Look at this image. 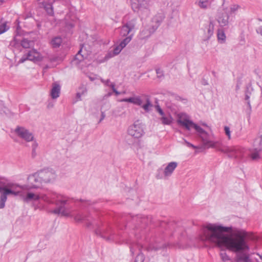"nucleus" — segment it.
I'll return each mask as SVG.
<instances>
[{
	"mask_svg": "<svg viewBox=\"0 0 262 262\" xmlns=\"http://www.w3.org/2000/svg\"><path fill=\"white\" fill-rule=\"evenodd\" d=\"M184 142H185V143L186 144V145L188 146V147H192L194 149H197L198 148V147L193 145L192 144L189 143V142L187 141L186 140H184Z\"/></svg>",
	"mask_w": 262,
	"mask_h": 262,
	"instance_id": "c03bdc74",
	"label": "nucleus"
},
{
	"mask_svg": "<svg viewBox=\"0 0 262 262\" xmlns=\"http://www.w3.org/2000/svg\"><path fill=\"white\" fill-rule=\"evenodd\" d=\"M83 96L80 92H78L76 94V97L79 100H81V97Z\"/></svg>",
	"mask_w": 262,
	"mask_h": 262,
	"instance_id": "603ef678",
	"label": "nucleus"
},
{
	"mask_svg": "<svg viewBox=\"0 0 262 262\" xmlns=\"http://www.w3.org/2000/svg\"><path fill=\"white\" fill-rule=\"evenodd\" d=\"M2 191H4L7 194V195H9V194H12L15 196L18 195L20 192L19 190H15V189L12 190V189L8 188L6 186L1 187L0 192H1Z\"/></svg>",
	"mask_w": 262,
	"mask_h": 262,
	"instance_id": "4be33fe9",
	"label": "nucleus"
},
{
	"mask_svg": "<svg viewBox=\"0 0 262 262\" xmlns=\"http://www.w3.org/2000/svg\"><path fill=\"white\" fill-rule=\"evenodd\" d=\"M202 84H204V85H207V84H208V83L206 81L204 80L202 82Z\"/></svg>",
	"mask_w": 262,
	"mask_h": 262,
	"instance_id": "6e6d98bb",
	"label": "nucleus"
},
{
	"mask_svg": "<svg viewBox=\"0 0 262 262\" xmlns=\"http://www.w3.org/2000/svg\"><path fill=\"white\" fill-rule=\"evenodd\" d=\"M230 20V15L228 8L223 10L219 12L217 20L221 27H225L228 25Z\"/></svg>",
	"mask_w": 262,
	"mask_h": 262,
	"instance_id": "4468645a",
	"label": "nucleus"
},
{
	"mask_svg": "<svg viewBox=\"0 0 262 262\" xmlns=\"http://www.w3.org/2000/svg\"><path fill=\"white\" fill-rule=\"evenodd\" d=\"M199 5L202 8H206L208 6L207 0H200L199 3Z\"/></svg>",
	"mask_w": 262,
	"mask_h": 262,
	"instance_id": "c9c22d12",
	"label": "nucleus"
},
{
	"mask_svg": "<svg viewBox=\"0 0 262 262\" xmlns=\"http://www.w3.org/2000/svg\"><path fill=\"white\" fill-rule=\"evenodd\" d=\"M13 186H14V185H11V186H11V187L13 188Z\"/></svg>",
	"mask_w": 262,
	"mask_h": 262,
	"instance_id": "0e129e2a",
	"label": "nucleus"
},
{
	"mask_svg": "<svg viewBox=\"0 0 262 262\" xmlns=\"http://www.w3.org/2000/svg\"><path fill=\"white\" fill-rule=\"evenodd\" d=\"M151 222V217L150 216L139 214L132 217V223L134 225V234L137 238L140 236L138 234L141 232L142 234L146 233L145 230Z\"/></svg>",
	"mask_w": 262,
	"mask_h": 262,
	"instance_id": "20e7f679",
	"label": "nucleus"
},
{
	"mask_svg": "<svg viewBox=\"0 0 262 262\" xmlns=\"http://www.w3.org/2000/svg\"><path fill=\"white\" fill-rule=\"evenodd\" d=\"M38 144L36 142H34L32 144V153L33 154L35 153V149L36 147H37Z\"/></svg>",
	"mask_w": 262,
	"mask_h": 262,
	"instance_id": "3c124183",
	"label": "nucleus"
},
{
	"mask_svg": "<svg viewBox=\"0 0 262 262\" xmlns=\"http://www.w3.org/2000/svg\"><path fill=\"white\" fill-rule=\"evenodd\" d=\"M212 74H213V75H215V72H212Z\"/></svg>",
	"mask_w": 262,
	"mask_h": 262,
	"instance_id": "e2e57ef3",
	"label": "nucleus"
},
{
	"mask_svg": "<svg viewBox=\"0 0 262 262\" xmlns=\"http://www.w3.org/2000/svg\"><path fill=\"white\" fill-rule=\"evenodd\" d=\"M155 107L156 111L159 113L161 117L166 115L159 105H156Z\"/></svg>",
	"mask_w": 262,
	"mask_h": 262,
	"instance_id": "ea45409f",
	"label": "nucleus"
},
{
	"mask_svg": "<svg viewBox=\"0 0 262 262\" xmlns=\"http://www.w3.org/2000/svg\"><path fill=\"white\" fill-rule=\"evenodd\" d=\"M142 248L141 246H139L138 244V245H136V244H130V251L132 253V254H134V252H135L136 251V248H138L139 249V250L140 251V249Z\"/></svg>",
	"mask_w": 262,
	"mask_h": 262,
	"instance_id": "f704fd0d",
	"label": "nucleus"
},
{
	"mask_svg": "<svg viewBox=\"0 0 262 262\" xmlns=\"http://www.w3.org/2000/svg\"><path fill=\"white\" fill-rule=\"evenodd\" d=\"M41 199L48 204H55L57 207L51 212L55 214H60L62 216H73L76 222L78 223L85 222L88 227L92 225V217L90 214L78 213L75 215H71L68 206V200L63 195L56 193H52L48 195L41 196L32 192H28L24 198V201L29 202L31 201H38Z\"/></svg>",
	"mask_w": 262,
	"mask_h": 262,
	"instance_id": "f03ea898",
	"label": "nucleus"
},
{
	"mask_svg": "<svg viewBox=\"0 0 262 262\" xmlns=\"http://www.w3.org/2000/svg\"><path fill=\"white\" fill-rule=\"evenodd\" d=\"M8 29H9V27L7 26V22H6V21L3 22L0 25V34L4 33Z\"/></svg>",
	"mask_w": 262,
	"mask_h": 262,
	"instance_id": "2f4dec72",
	"label": "nucleus"
},
{
	"mask_svg": "<svg viewBox=\"0 0 262 262\" xmlns=\"http://www.w3.org/2000/svg\"><path fill=\"white\" fill-rule=\"evenodd\" d=\"M4 184L2 182L1 180L0 179V187H2L1 186L3 185Z\"/></svg>",
	"mask_w": 262,
	"mask_h": 262,
	"instance_id": "4d7b16f0",
	"label": "nucleus"
},
{
	"mask_svg": "<svg viewBox=\"0 0 262 262\" xmlns=\"http://www.w3.org/2000/svg\"><path fill=\"white\" fill-rule=\"evenodd\" d=\"M217 38L221 43H223L226 39V35L224 32L222 30H218Z\"/></svg>",
	"mask_w": 262,
	"mask_h": 262,
	"instance_id": "c85d7f7f",
	"label": "nucleus"
},
{
	"mask_svg": "<svg viewBox=\"0 0 262 262\" xmlns=\"http://www.w3.org/2000/svg\"><path fill=\"white\" fill-rule=\"evenodd\" d=\"M236 88H237V89H238V88H239L238 85H237V86H236Z\"/></svg>",
	"mask_w": 262,
	"mask_h": 262,
	"instance_id": "69168bd1",
	"label": "nucleus"
},
{
	"mask_svg": "<svg viewBox=\"0 0 262 262\" xmlns=\"http://www.w3.org/2000/svg\"><path fill=\"white\" fill-rule=\"evenodd\" d=\"M177 123L184 127L187 130H190L191 127L195 128V125H197L194 123L192 121L189 120L187 118L184 116L183 114L178 115V118L177 119Z\"/></svg>",
	"mask_w": 262,
	"mask_h": 262,
	"instance_id": "dca6fc26",
	"label": "nucleus"
},
{
	"mask_svg": "<svg viewBox=\"0 0 262 262\" xmlns=\"http://www.w3.org/2000/svg\"><path fill=\"white\" fill-rule=\"evenodd\" d=\"M220 1L222 2V5H223L224 2V0H220Z\"/></svg>",
	"mask_w": 262,
	"mask_h": 262,
	"instance_id": "bf43d9fd",
	"label": "nucleus"
},
{
	"mask_svg": "<svg viewBox=\"0 0 262 262\" xmlns=\"http://www.w3.org/2000/svg\"><path fill=\"white\" fill-rule=\"evenodd\" d=\"M105 117V114L104 111H101V118L99 121V123L101 122Z\"/></svg>",
	"mask_w": 262,
	"mask_h": 262,
	"instance_id": "8fccbe9b",
	"label": "nucleus"
},
{
	"mask_svg": "<svg viewBox=\"0 0 262 262\" xmlns=\"http://www.w3.org/2000/svg\"><path fill=\"white\" fill-rule=\"evenodd\" d=\"M127 132L129 136L139 139L144 134V125L140 120H137L129 126Z\"/></svg>",
	"mask_w": 262,
	"mask_h": 262,
	"instance_id": "6e6552de",
	"label": "nucleus"
},
{
	"mask_svg": "<svg viewBox=\"0 0 262 262\" xmlns=\"http://www.w3.org/2000/svg\"><path fill=\"white\" fill-rule=\"evenodd\" d=\"M116 56L115 55H114V53L112 52H110L108 53L105 56V59H108L114 56Z\"/></svg>",
	"mask_w": 262,
	"mask_h": 262,
	"instance_id": "49530a36",
	"label": "nucleus"
},
{
	"mask_svg": "<svg viewBox=\"0 0 262 262\" xmlns=\"http://www.w3.org/2000/svg\"><path fill=\"white\" fill-rule=\"evenodd\" d=\"M137 4L134 5L136 6V9L134 11H137L140 15L143 17H146L149 14L150 12V2L149 0H136Z\"/></svg>",
	"mask_w": 262,
	"mask_h": 262,
	"instance_id": "1a4fd4ad",
	"label": "nucleus"
},
{
	"mask_svg": "<svg viewBox=\"0 0 262 262\" xmlns=\"http://www.w3.org/2000/svg\"><path fill=\"white\" fill-rule=\"evenodd\" d=\"M136 19H133L122 26L120 28V36L121 37H127L132 34V32L134 30L136 25Z\"/></svg>",
	"mask_w": 262,
	"mask_h": 262,
	"instance_id": "9d476101",
	"label": "nucleus"
},
{
	"mask_svg": "<svg viewBox=\"0 0 262 262\" xmlns=\"http://www.w3.org/2000/svg\"><path fill=\"white\" fill-rule=\"evenodd\" d=\"M14 41H16V38L15 37L14 38Z\"/></svg>",
	"mask_w": 262,
	"mask_h": 262,
	"instance_id": "052dcab7",
	"label": "nucleus"
},
{
	"mask_svg": "<svg viewBox=\"0 0 262 262\" xmlns=\"http://www.w3.org/2000/svg\"><path fill=\"white\" fill-rule=\"evenodd\" d=\"M162 169H159L158 170V173H157L156 174V178L158 179H162L163 178V176L162 174H160V173L161 172H162Z\"/></svg>",
	"mask_w": 262,
	"mask_h": 262,
	"instance_id": "09e8293b",
	"label": "nucleus"
},
{
	"mask_svg": "<svg viewBox=\"0 0 262 262\" xmlns=\"http://www.w3.org/2000/svg\"><path fill=\"white\" fill-rule=\"evenodd\" d=\"M42 56L36 50L30 51L26 56L21 57L19 60V63H23L27 60H29L34 62L42 61Z\"/></svg>",
	"mask_w": 262,
	"mask_h": 262,
	"instance_id": "f8f14e48",
	"label": "nucleus"
},
{
	"mask_svg": "<svg viewBox=\"0 0 262 262\" xmlns=\"http://www.w3.org/2000/svg\"><path fill=\"white\" fill-rule=\"evenodd\" d=\"M4 2V0H0V5L2 4Z\"/></svg>",
	"mask_w": 262,
	"mask_h": 262,
	"instance_id": "13d9d810",
	"label": "nucleus"
},
{
	"mask_svg": "<svg viewBox=\"0 0 262 262\" xmlns=\"http://www.w3.org/2000/svg\"><path fill=\"white\" fill-rule=\"evenodd\" d=\"M15 133L19 137L24 139L27 142L33 140V134L23 127L17 126L15 129Z\"/></svg>",
	"mask_w": 262,
	"mask_h": 262,
	"instance_id": "ddd939ff",
	"label": "nucleus"
},
{
	"mask_svg": "<svg viewBox=\"0 0 262 262\" xmlns=\"http://www.w3.org/2000/svg\"><path fill=\"white\" fill-rule=\"evenodd\" d=\"M239 6L236 5H231L229 9H228V11H229V14L232 15V14H234L235 12L238 10Z\"/></svg>",
	"mask_w": 262,
	"mask_h": 262,
	"instance_id": "473e14b6",
	"label": "nucleus"
},
{
	"mask_svg": "<svg viewBox=\"0 0 262 262\" xmlns=\"http://www.w3.org/2000/svg\"><path fill=\"white\" fill-rule=\"evenodd\" d=\"M133 36V34H131L124 38L119 43V45L122 48H124L126 47V46L131 41L132 37Z\"/></svg>",
	"mask_w": 262,
	"mask_h": 262,
	"instance_id": "bb28decb",
	"label": "nucleus"
},
{
	"mask_svg": "<svg viewBox=\"0 0 262 262\" xmlns=\"http://www.w3.org/2000/svg\"><path fill=\"white\" fill-rule=\"evenodd\" d=\"M224 130H225L226 135L228 136V139H231V133H230V128L227 126H225L224 127Z\"/></svg>",
	"mask_w": 262,
	"mask_h": 262,
	"instance_id": "79ce46f5",
	"label": "nucleus"
},
{
	"mask_svg": "<svg viewBox=\"0 0 262 262\" xmlns=\"http://www.w3.org/2000/svg\"><path fill=\"white\" fill-rule=\"evenodd\" d=\"M60 89V84L57 82L52 83V88L51 91V96L52 99H56L59 96Z\"/></svg>",
	"mask_w": 262,
	"mask_h": 262,
	"instance_id": "6ab92c4d",
	"label": "nucleus"
},
{
	"mask_svg": "<svg viewBox=\"0 0 262 262\" xmlns=\"http://www.w3.org/2000/svg\"><path fill=\"white\" fill-rule=\"evenodd\" d=\"M164 18V16L162 14H158L152 18V23H155V24L151 25L152 31H151V32H155Z\"/></svg>",
	"mask_w": 262,
	"mask_h": 262,
	"instance_id": "f3484780",
	"label": "nucleus"
},
{
	"mask_svg": "<svg viewBox=\"0 0 262 262\" xmlns=\"http://www.w3.org/2000/svg\"><path fill=\"white\" fill-rule=\"evenodd\" d=\"M156 73H157V77L158 78H162L164 77L163 71L161 69H156Z\"/></svg>",
	"mask_w": 262,
	"mask_h": 262,
	"instance_id": "4c0bfd02",
	"label": "nucleus"
},
{
	"mask_svg": "<svg viewBox=\"0 0 262 262\" xmlns=\"http://www.w3.org/2000/svg\"><path fill=\"white\" fill-rule=\"evenodd\" d=\"M166 245L164 243H158L157 242L155 244H150L147 247L148 251H157L162 248H165Z\"/></svg>",
	"mask_w": 262,
	"mask_h": 262,
	"instance_id": "aec40b11",
	"label": "nucleus"
},
{
	"mask_svg": "<svg viewBox=\"0 0 262 262\" xmlns=\"http://www.w3.org/2000/svg\"><path fill=\"white\" fill-rule=\"evenodd\" d=\"M120 102H126L133 103L134 104L141 106L146 112L150 111V108L152 107L153 105L151 103L149 98L147 97L146 99V103L142 104L143 101L140 96H136L133 97H129L127 98H123L120 101Z\"/></svg>",
	"mask_w": 262,
	"mask_h": 262,
	"instance_id": "0eeeda50",
	"label": "nucleus"
},
{
	"mask_svg": "<svg viewBox=\"0 0 262 262\" xmlns=\"http://www.w3.org/2000/svg\"><path fill=\"white\" fill-rule=\"evenodd\" d=\"M123 49L119 45L116 46L113 51L114 55H117L119 54Z\"/></svg>",
	"mask_w": 262,
	"mask_h": 262,
	"instance_id": "e433bc0d",
	"label": "nucleus"
},
{
	"mask_svg": "<svg viewBox=\"0 0 262 262\" xmlns=\"http://www.w3.org/2000/svg\"><path fill=\"white\" fill-rule=\"evenodd\" d=\"M152 31L151 26L148 28L144 29L140 33L141 39H144L149 37L154 32H151Z\"/></svg>",
	"mask_w": 262,
	"mask_h": 262,
	"instance_id": "412c9836",
	"label": "nucleus"
},
{
	"mask_svg": "<svg viewBox=\"0 0 262 262\" xmlns=\"http://www.w3.org/2000/svg\"><path fill=\"white\" fill-rule=\"evenodd\" d=\"M249 98H250L249 93H248V92L247 91L245 93V100L246 101H247V106L248 107V109L246 111V112H247V114L249 115H250L251 113V106L250 104Z\"/></svg>",
	"mask_w": 262,
	"mask_h": 262,
	"instance_id": "cd10ccee",
	"label": "nucleus"
},
{
	"mask_svg": "<svg viewBox=\"0 0 262 262\" xmlns=\"http://www.w3.org/2000/svg\"><path fill=\"white\" fill-rule=\"evenodd\" d=\"M95 233L107 241H115V236L110 227H98L96 229Z\"/></svg>",
	"mask_w": 262,
	"mask_h": 262,
	"instance_id": "9b49d317",
	"label": "nucleus"
},
{
	"mask_svg": "<svg viewBox=\"0 0 262 262\" xmlns=\"http://www.w3.org/2000/svg\"><path fill=\"white\" fill-rule=\"evenodd\" d=\"M80 201H81V202H84L83 200H81ZM85 202H86V203L88 202V201H85Z\"/></svg>",
	"mask_w": 262,
	"mask_h": 262,
	"instance_id": "680f3d73",
	"label": "nucleus"
},
{
	"mask_svg": "<svg viewBox=\"0 0 262 262\" xmlns=\"http://www.w3.org/2000/svg\"><path fill=\"white\" fill-rule=\"evenodd\" d=\"M177 123L184 127L187 130H190L191 127L195 128V125H197L194 123L192 121L189 120L187 118L184 116L183 114L178 115V118L177 119Z\"/></svg>",
	"mask_w": 262,
	"mask_h": 262,
	"instance_id": "2eb2a0df",
	"label": "nucleus"
},
{
	"mask_svg": "<svg viewBox=\"0 0 262 262\" xmlns=\"http://www.w3.org/2000/svg\"><path fill=\"white\" fill-rule=\"evenodd\" d=\"M41 179L39 177V173L37 171L36 172L29 175L27 179V184L23 186L17 185L16 187L20 189L30 190L33 189H38L41 187L43 184Z\"/></svg>",
	"mask_w": 262,
	"mask_h": 262,
	"instance_id": "39448f33",
	"label": "nucleus"
},
{
	"mask_svg": "<svg viewBox=\"0 0 262 262\" xmlns=\"http://www.w3.org/2000/svg\"><path fill=\"white\" fill-rule=\"evenodd\" d=\"M194 129L198 132L205 147L215 148L219 151L227 154L230 158H236L238 157V151L235 147L225 146L219 141H211L210 135L198 125H195Z\"/></svg>",
	"mask_w": 262,
	"mask_h": 262,
	"instance_id": "7ed1b4c3",
	"label": "nucleus"
},
{
	"mask_svg": "<svg viewBox=\"0 0 262 262\" xmlns=\"http://www.w3.org/2000/svg\"><path fill=\"white\" fill-rule=\"evenodd\" d=\"M177 166L178 163L176 162L169 163L163 171L164 177L170 176Z\"/></svg>",
	"mask_w": 262,
	"mask_h": 262,
	"instance_id": "a211bd4d",
	"label": "nucleus"
},
{
	"mask_svg": "<svg viewBox=\"0 0 262 262\" xmlns=\"http://www.w3.org/2000/svg\"><path fill=\"white\" fill-rule=\"evenodd\" d=\"M258 33H259L262 36V26H260L256 30Z\"/></svg>",
	"mask_w": 262,
	"mask_h": 262,
	"instance_id": "864d4df0",
	"label": "nucleus"
},
{
	"mask_svg": "<svg viewBox=\"0 0 262 262\" xmlns=\"http://www.w3.org/2000/svg\"><path fill=\"white\" fill-rule=\"evenodd\" d=\"M232 227H224L215 224H207L203 226L199 239L203 242L215 244L219 247L224 246L227 249L235 252V262H252L248 253L249 247L246 242V233L243 230Z\"/></svg>",
	"mask_w": 262,
	"mask_h": 262,
	"instance_id": "f257e3e1",
	"label": "nucleus"
},
{
	"mask_svg": "<svg viewBox=\"0 0 262 262\" xmlns=\"http://www.w3.org/2000/svg\"><path fill=\"white\" fill-rule=\"evenodd\" d=\"M251 158L253 160H256L259 158V155L257 151H255L251 154Z\"/></svg>",
	"mask_w": 262,
	"mask_h": 262,
	"instance_id": "a18cd8bd",
	"label": "nucleus"
},
{
	"mask_svg": "<svg viewBox=\"0 0 262 262\" xmlns=\"http://www.w3.org/2000/svg\"><path fill=\"white\" fill-rule=\"evenodd\" d=\"M1 194L0 196V209H2L5 207V203L7 200V194L4 191L1 192Z\"/></svg>",
	"mask_w": 262,
	"mask_h": 262,
	"instance_id": "a878e982",
	"label": "nucleus"
},
{
	"mask_svg": "<svg viewBox=\"0 0 262 262\" xmlns=\"http://www.w3.org/2000/svg\"><path fill=\"white\" fill-rule=\"evenodd\" d=\"M220 255H221L222 259L223 261H226V260H229V259H230L229 257L228 256V255L227 254V253L225 252H222L220 254Z\"/></svg>",
	"mask_w": 262,
	"mask_h": 262,
	"instance_id": "a19ab883",
	"label": "nucleus"
},
{
	"mask_svg": "<svg viewBox=\"0 0 262 262\" xmlns=\"http://www.w3.org/2000/svg\"><path fill=\"white\" fill-rule=\"evenodd\" d=\"M115 83H111L110 84V87L112 88L113 91L114 93H115V95L118 96L120 94V92H118L115 88Z\"/></svg>",
	"mask_w": 262,
	"mask_h": 262,
	"instance_id": "37998d69",
	"label": "nucleus"
},
{
	"mask_svg": "<svg viewBox=\"0 0 262 262\" xmlns=\"http://www.w3.org/2000/svg\"><path fill=\"white\" fill-rule=\"evenodd\" d=\"M32 41L28 39H26V38H24L21 41V46L24 48H29L32 45Z\"/></svg>",
	"mask_w": 262,
	"mask_h": 262,
	"instance_id": "c756f323",
	"label": "nucleus"
},
{
	"mask_svg": "<svg viewBox=\"0 0 262 262\" xmlns=\"http://www.w3.org/2000/svg\"><path fill=\"white\" fill-rule=\"evenodd\" d=\"M101 81L103 83H104L105 85L110 86L111 83H110V79H107V80H104L103 79H101Z\"/></svg>",
	"mask_w": 262,
	"mask_h": 262,
	"instance_id": "de8ad7c7",
	"label": "nucleus"
},
{
	"mask_svg": "<svg viewBox=\"0 0 262 262\" xmlns=\"http://www.w3.org/2000/svg\"><path fill=\"white\" fill-rule=\"evenodd\" d=\"M162 123L164 125H170L172 121V118L170 115L168 114L165 116L161 117L160 118Z\"/></svg>",
	"mask_w": 262,
	"mask_h": 262,
	"instance_id": "5701e85b",
	"label": "nucleus"
},
{
	"mask_svg": "<svg viewBox=\"0 0 262 262\" xmlns=\"http://www.w3.org/2000/svg\"><path fill=\"white\" fill-rule=\"evenodd\" d=\"M62 42V38L60 37H56L53 38L51 41V44L53 48H59Z\"/></svg>",
	"mask_w": 262,
	"mask_h": 262,
	"instance_id": "b1692460",
	"label": "nucleus"
},
{
	"mask_svg": "<svg viewBox=\"0 0 262 262\" xmlns=\"http://www.w3.org/2000/svg\"><path fill=\"white\" fill-rule=\"evenodd\" d=\"M79 92H80L82 95H84L87 93V89L84 85H82L79 88Z\"/></svg>",
	"mask_w": 262,
	"mask_h": 262,
	"instance_id": "58836bf2",
	"label": "nucleus"
},
{
	"mask_svg": "<svg viewBox=\"0 0 262 262\" xmlns=\"http://www.w3.org/2000/svg\"><path fill=\"white\" fill-rule=\"evenodd\" d=\"M214 25L212 21H210V23L208 25L207 29V38L205 40H208L210 38L211 36L213 35L214 32Z\"/></svg>",
	"mask_w": 262,
	"mask_h": 262,
	"instance_id": "393cba45",
	"label": "nucleus"
},
{
	"mask_svg": "<svg viewBox=\"0 0 262 262\" xmlns=\"http://www.w3.org/2000/svg\"><path fill=\"white\" fill-rule=\"evenodd\" d=\"M82 47L79 50L78 53L75 55V59L78 60L79 61H82L84 58L85 55L81 54V52H82Z\"/></svg>",
	"mask_w": 262,
	"mask_h": 262,
	"instance_id": "7c9ffc66",
	"label": "nucleus"
},
{
	"mask_svg": "<svg viewBox=\"0 0 262 262\" xmlns=\"http://www.w3.org/2000/svg\"><path fill=\"white\" fill-rule=\"evenodd\" d=\"M39 177L43 183H52L55 181L57 178L56 171L50 167L45 168L38 171Z\"/></svg>",
	"mask_w": 262,
	"mask_h": 262,
	"instance_id": "423d86ee",
	"label": "nucleus"
},
{
	"mask_svg": "<svg viewBox=\"0 0 262 262\" xmlns=\"http://www.w3.org/2000/svg\"><path fill=\"white\" fill-rule=\"evenodd\" d=\"M144 260V256L143 253L139 252L137 255L134 262H143Z\"/></svg>",
	"mask_w": 262,
	"mask_h": 262,
	"instance_id": "72a5a7b5",
	"label": "nucleus"
},
{
	"mask_svg": "<svg viewBox=\"0 0 262 262\" xmlns=\"http://www.w3.org/2000/svg\"><path fill=\"white\" fill-rule=\"evenodd\" d=\"M53 106V103H49L48 105H47V107L48 108H51Z\"/></svg>",
	"mask_w": 262,
	"mask_h": 262,
	"instance_id": "5fc2aeb1",
	"label": "nucleus"
}]
</instances>
